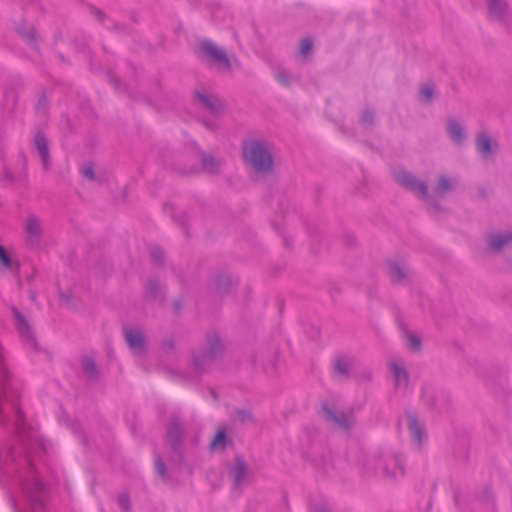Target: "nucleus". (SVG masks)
Wrapping results in <instances>:
<instances>
[{
    "label": "nucleus",
    "instance_id": "obj_8",
    "mask_svg": "<svg viewBox=\"0 0 512 512\" xmlns=\"http://www.w3.org/2000/svg\"><path fill=\"white\" fill-rule=\"evenodd\" d=\"M387 273L393 284L405 285L411 281V270L403 263L389 261L387 264Z\"/></svg>",
    "mask_w": 512,
    "mask_h": 512
},
{
    "label": "nucleus",
    "instance_id": "obj_38",
    "mask_svg": "<svg viewBox=\"0 0 512 512\" xmlns=\"http://www.w3.org/2000/svg\"><path fill=\"white\" fill-rule=\"evenodd\" d=\"M276 78L283 86H289L291 83L289 75L283 70L277 72Z\"/></svg>",
    "mask_w": 512,
    "mask_h": 512
},
{
    "label": "nucleus",
    "instance_id": "obj_37",
    "mask_svg": "<svg viewBox=\"0 0 512 512\" xmlns=\"http://www.w3.org/2000/svg\"><path fill=\"white\" fill-rule=\"evenodd\" d=\"M230 278L228 276H221L216 281V286L219 292H225L226 286L230 285Z\"/></svg>",
    "mask_w": 512,
    "mask_h": 512
},
{
    "label": "nucleus",
    "instance_id": "obj_2",
    "mask_svg": "<svg viewBox=\"0 0 512 512\" xmlns=\"http://www.w3.org/2000/svg\"><path fill=\"white\" fill-rule=\"evenodd\" d=\"M224 345L216 333L207 336L206 345L203 349L193 352L192 363L199 372L208 370L224 354Z\"/></svg>",
    "mask_w": 512,
    "mask_h": 512
},
{
    "label": "nucleus",
    "instance_id": "obj_28",
    "mask_svg": "<svg viewBox=\"0 0 512 512\" xmlns=\"http://www.w3.org/2000/svg\"><path fill=\"white\" fill-rule=\"evenodd\" d=\"M227 442H228V438H227V435H226L225 431L224 430H219L216 433V435H215V437H214V439H213V441L211 443V447L213 449L218 448V447L225 448Z\"/></svg>",
    "mask_w": 512,
    "mask_h": 512
},
{
    "label": "nucleus",
    "instance_id": "obj_25",
    "mask_svg": "<svg viewBox=\"0 0 512 512\" xmlns=\"http://www.w3.org/2000/svg\"><path fill=\"white\" fill-rule=\"evenodd\" d=\"M453 189L452 183L446 176H440L434 188L435 193L439 196L446 194Z\"/></svg>",
    "mask_w": 512,
    "mask_h": 512
},
{
    "label": "nucleus",
    "instance_id": "obj_34",
    "mask_svg": "<svg viewBox=\"0 0 512 512\" xmlns=\"http://www.w3.org/2000/svg\"><path fill=\"white\" fill-rule=\"evenodd\" d=\"M118 504L123 511L129 512L131 509V504H130V499H129L128 494H126V493L120 494L118 497Z\"/></svg>",
    "mask_w": 512,
    "mask_h": 512
},
{
    "label": "nucleus",
    "instance_id": "obj_36",
    "mask_svg": "<svg viewBox=\"0 0 512 512\" xmlns=\"http://www.w3.org/2000/svg\"><path fill=\"white\" fill-rule=\"evenodd\" d=\"M312 47L313 43L310 39H303L300 44V54L303 56L307 55L312 50Z\"/></svg>",
    "mask_w": 512,
    "mask_h": 512
},
{
    "label": "nucleus",
    "instance_id": "obj_42",
    "mask_svg": "<svg viewBox=\"0 0 512 512\" xmlns=\"http://www.w3.org/2000/svg\"><path fill=\"white\" fill-rule=\"evenodd\" d=\"M95 16L99 19V20H102L103 19V13L100 11V10H95Z\"/></svg>",
    "mask_w": 512,
    "mask_h": 512
},
{
    "label": "nucleus",
    "instance_id": "obj_44",
    "mask_svg": "<svg viewBox=\"0 0 512 512\" xmlns=\"http://www.w3.org/2000/svg\"><path fill=\"white\" fill-rule=\"evenodd\" d=\"M210 394H211V396L213 397L214 400H216V401L218 400V395H217V393H216V391L214 389L210 390Z\"/></svg>",
    "mask_w": 512,
    "mask_h": 512
},
{
    "label": "nucleus",
    "instance_id": "obj_7",
    "mask_svg": "<svg viewBox=\"0 0 512 512\" xmlns=\"http://www.w3.org/2000/svg\"><path fill=\"white\" fill-rule=\"evenodd\" d=\"M24 232L26 243L31 247L37 246L43 235L40 219L35 215H29L24 224Z\"/></svg>",
    "mask_w": 512,
    "mask_h": 512
},
{
    "label": "nucleus",
    "instance_id": "obj_48",
    "mask_svg": "<svg viewBox=\"0 0 512 512\" xmlns=\"http://www.w3.org/2000/svg\"><path fill=\"white\" fill-rule=\"evenodd\" d=\"M10 181H12V176L10 174H7L6 176Z\"/></svg>",
    "mask_w": 512,
    "mask_h": 512
},
{
    "label": "nucleus",
    "instance_id": "obj_26",
    "mask_svg": "<svg viewBox=\"0 0 512 512\" xmlns=\"http://www.w3.org/2000/svg\"><path fill=\"white\" fill-rule=\"evenodd\" d=\"M234 420L240 424H248L253 422V416L248 410L238 409L234 413Z\"/></svg>",
    "mask_w": 512,
    "mask_h": 512
},
{
    "label": "nucleus",
    "instance_id": "obj_33",
    "mask_svg": "<svg viewBox=\"0 0 512 512\" xmlns=\"http://www.w3.org/2000/svg\"><path fill=\"white\" fill-rule=\"evenodd\" d=\"M151 258H152L153 263H155L157 265H161L164 261L163 251L158 247L152 248L151 249Z\"/></svg>",
    "mask_w": 512,
    "mask_h": 512
},
{
    "label": "nucleus",
    "instance_id": "obj_17",
    "mask_svg": "<svg viewBox=\"0 0 512 512\" xmlns=\"http://www.w3.org/2000/svg\"><path fill=\"white\" fill-rule=\"evenodd\" d=\"M407 424L413 441L416 442L417 446L420 448L426 436L423 427L418 422L417 417L411 413L407 415Z\"/></svg>",
    "mask_w": 512,
    "mask_h": 512
},
{
    "label": "nucleus",
    "instance_id": "obj_27",
    "mask_svg": "<svg viewBox=\"0 0 512 512\" xmlns=\"http://www.w3.org/2000/svg\"><path fill=\"white\" fill-rule=\"evenodd\" d=\"M361 123L366 128L370 129L375 123V113L371 109H365L361 115Z\"/></svg>",
    "mask_w": 512,
    "mask_h": 512
},
{
    "label": "nucleus",
    "instance_id": "obj_32",
    "mask_svg": "<svg viewBox=\"0 0 512 512\" xmlns=\"http://www.w3.org/2000/svg\"><path fill=\"white\" fill-rule=\"evenodd\" d=\"M0 262L5 269H11L12 261L5 248L0 245Z\"/></svg>",
    "mask_w": 512,
    "mask_h": 512
},
{
    "label": "nucleus",
    "instance_id": "obj_5",
    "mask_svg": "<svg viewBox=\"0 0 512 512\" xmlns=\"http://www.w3.org/2000/svg\"><path fill=\"white\" fill-rule=\"evenodd\" d=\"M200 50L206 56L210 64L222 66L227 70L231 68V61L226 52L212 41L202 42L200 44Z\"/></svg>",
    "mask_w": 512,
    "mask_h": 512
},
{
    "label": "nucleus",
    "instance_id": "obj_1",
    "mask_svg": "<svg viewBox=\"0 0 512 512\" xmlns=\"http://www.w3.org/2000/svg\"><path fill=\"white\" fill-rule=\"evenodd\" d=\"M245 161L257 172L270 173L273 170V155L266 143L250 139L243 144Z\"/></svg>",
    "mask_w": 512,
    "mask_h": 512
},
{
    "label": "nucleus",
    "instance_id": "obj_9",
    "mask_svg": "<svg viewBox=\"0 0 512 512\" xmlns=\"http://www.w3.org/2000/svg\"><path fill=\"white\" fill-rule=\"evenodd\" d=\"M182 438L180 417L174 414L167 427V442L173 450L178 451L182 447Z\"/></svg>",
    "mask_w": 512,
    "mask_h": 512
},
{
    "label": "nucleus",
    "instance_id": "obj_46",
    "mask_svg": "<svg viewBox=\"0 0 512 512\" xmlns=\"http://www.w3.org/2000/svg\"><path fill=\"white\" fill-rule=\"evenodd\" d=\"M10 454H11L12 459H13V460H15L14 452H13V451H10Z\"/></svg>",
    "mask_w": 512,
    "mask_h": 512
},
{
    "label": "nucleus",
    "instance_id": "obj_23",
    "mask_svg": "<svg viewBox=\"0 0 512 512\" xmlns=\"http://www.w3.org/2000/svg\"><path fill=\"white\" fill-rule=\"evenodd\" d=\"M202 164L204 169L210 174H216L219 172L221 161L211 155L204 154L202 157Z\"/></svg>",
    "mask_w": 512,
    "mask_h": 512
},
{
    "label": "nucleus",
    "instance_id": "obj_22",
    "mask_svg": "<svg viewBox=\"0 0 512 512\" xmlns=\"http://www.w3.org/2000/svg\"><path fill=\"white\" fill-rule=\"evenodd\" d=\"M81 366L88 378L93 380L98 378L99 370L96 365V362L91 357H83L81 361Z\"/></svg>",
    "mask_w": 512,
    "mask_h": 512
},
{
    "label": "nucleus",
    "instance_id": "obj_11",
    "mask_svg": "<svg viewBox=\"0 0 512 512\" xmlns=\"http://www.w3.org/2000/svg\"><path fill=\"white\" fill-rule=\"evenodd\" d=\"M125 340L130 349L137 355L145 351V338L140 329H126L124 332Z\"/></svg>",
    "mask_w": 512,
    "mask_h": 512
},
{
    "label": "nucleus",
    "instance_id": "obj_41",
    "mask_svg": "<svg viewBox=\"0 0 512 512\" xmlns=\"http://www.w3.org/2000/svg\"><path fill=\"white\" fill-rule=\"evenodd\" d=\"M46 106H47V100H46V98H45V97H42V98L39 100L38 104H37V110H38V111H40V110L45 111Z\"/></svg>",
    "mask_w": 512,
    "mask_h": 512
},
{
    "label": "nucleus",
    "instance_id": "obj_30",
    "mask_svg": "<svg viewBox=\"0 0 512 512\" xmlns=\"http://www.w3.org/2000/svg\"><path fill=\"white\" fill-rule=\"evenodd\" d=\"M434 90L430 86H424L420 89L419 98L424 103H430L433 100Z\"/></svg>",
    "mask_w": 512,
    "mask_h": 512
},
{
    "label": "nucleus",
    "instance_id": "obj_40",
    "mask_svg": "<svg viewBox=\"0 0 512 512\" xmlns=\"http://www.w3.org/2000/svg\"><path fill=\"white\" fill-rule=\"evenodd\" d=\"M313 512H330L328 506L324 503L313 506Z\"/></svg>",
    "mask_w": 512,
    "mask_h": 512
},
{
    "label": "nucleus",
    "instance_id": "obj_35",
    "mask_svg": "<svg viewBox=\"0 0 512 512\" xmlns=\"http://www.w3.org/2000/svg\"><path fill=\"white\" fill-rule=\"evenodd\" d=\"M155 470H156L157 474L159 476H161L162 478L166 477V475H167L166 465H165L164 461L159 456H157L155 459Z\"/></svg>",
    "mask_w": 512,
    "mask_h": 512
},
{
    "label": "nucleus",
    "instance_id": "obj_39",
    "mask_svg": "<svg viewBox=\"0 0 512 512\" xmlns=\"http://www.w3.org/2000/svg\"><path fill=\"white\" fill-rule=\"evenodd\" d=\"M22 35L28 41V43L30 45H32V46L35 45V31L34 30H31L27 33H23Z\"/></svg>",
    "mask_w": 512,
    "mask_h": 512
},
{
    "label": "nucleus",
    "instance_id": "obj_29",
    "mask_svg": "<svg viewBox=\"0 0 512 512\" xmlns=\"http://www.w3.org/2000/svg\"><path fill=\"white\" fill-rule=\"evenodd\" d=\"M422 346L421 339L414 334L407 336V347L412 352H418L420 351Z\"/></svg>",
    "mask_w": 512,
    "mask_h": 512
},
{
    "label": "nucleus",
    "instance_id": "obj_18",
    "mask_svg": "<svg viewBox=\"0 0 512 512\" xmlns=\"http://www.w3.org/2000/svg\"><path fill=\"white\" fill-rule=\"evenodd\" d=\"M389 367L393 374L395 386L397 388L407 387L409 384L410 377L406 368L398 362H391L389 364Z\"/></svg>",
    "mask_w": 512,
    "mask_h": 512
},
{
    "label": "nucleus",
    "instance_id": "obj_6",
    "mask_svg": "<svg viewBox=\"0 0 512 512\" xmlns=\"http://www.w3.org/2000/svg\"><path fill=\"white\" fill-rule=\"evenodd\" d=\"M321 417L330 425L342 430H348L354 424L352 416H348L343 411L333 409L328 405L322 407Z\"/></svg>",
    "mask_w": 512,
    "mask_h": 512
},
{
    "label": "nucleus",
    "instance_id": "obj_10",
    "mask_svg": "<svg viewBox=\"0 0 512 512\" xmlns=\"http://www.w3.org/2000/svg\"><path fill=\"white\" fill-rule=\"evenodd\" d=\"M384 476L388 479L397 477V471L404 475L403 459L400 455H392L380 463Z\"/></svg>",
    "mask_w": 512,
    "mask_h": 512
},
{
    "label": "nucleus",
    "instance_id": "obj_31",
    "mask_svg": "<svg viewBox=\"0 0 512 512\" xmlns=\"http://www.w3.org/2000/svg\"><path fill=\"white\" fill-rule=\"evenodd\" d=\"M81 174L82 176L89 180V181H95L96 180V176H95V172H94V167H93V164L91 163H86L82 169H81Z\"/></svg>",
    "mask_w": 512,
    "mask_h": 512
},
{
    "label": "nucleus",
    "instance_id": "obj_14",
    "mask_svg": "<svg viewBox=\"0 0 512 512\" xmlns=\"http://www.w3.org/2000/svg\"><path fill=\"white\" fill-rule=\"evenodd\" d=\"M247 474V464L243 456L237 455L235 463L229 469V476L233 480V486L238 488L241 486L244 477Z\"/></svg>",
    "mask_w": 512,
    "mask_h": 512
},
{
    "label": "nucleus",
    "instance_id": "obj_43",
    "mask_svg": "<svg viewBox=\"0 0 512 512\" xmlns=\"http://www.w3.org/2000/svg\"><path fill=\"white\" fill-rule=\"evenodd\" d=\"M174 308H175V311H177V312L181 310V303H180V301H176L174 303Z\"/></svg>",
    "mask_w": 512,
    "mask_h": 512
},
{
    "label": "nucleus",
    "instance_id": "obj_13",
    "mask_svg": "<svg viewBox=\"0 0 512 512\" xmlns=\"http://www.w3.org/2000/svg\"><path fill=\"white\" fill-rule=\"evenodd\" d=\"M488 17L492 21L502 22L508 15V4L506 0H486Z\"/></svg>",
    "mask_w": 512,
    "mask_h": 512
},
{
    "label": "nucleus",
    "instance_id": "obj_19",
    "mask_svg": "<svg viewBox=\"0 0 512 512\" xmlns=\"http://www.w3.org/2000/svg\"><path fill=\"white\" fill-rule=\"evenodd\" d=\"M447 133L451 140L457 145H461L466 138V133L462 125L454 118L447 120Z\"/></svg>",
    "mask_w": 512,
    "mask_h": 512
},
{
    "label": "nucleus",
    "instance_id": "obj_4",
    "mask_svg": "<svg viewBox=\"0 0 512 512\" xmlns=\"http://www.w3.org/2000/svg\"><path fill=\"white\" fill-rule=\"evenodd\" d=\"M14 325L23 340L30 348H37L36 336L28 318L15 306L11 308Z\"/></svg>",
    "mask_w": 512,
    "mask_h": 512
},
{
    "label": "nucleus",
    "instance_id": "obj_45",
    "mask_svg": "<svg viewBox=\"0 0 512 512\" xmlns=\"http://www.w3.org/2000/svg\"><path fill=\"white\" fill-rule=\"evenodd\" d=\"M371 377H372V374L370 371H366L365 374H364V379L365 380H371Z\"/></svg>",
    "mask_w": 512,
    "mask_h": 512
},
{
    "label": "nucleus",
    "instance_id": "obj_15",
    "mask_svg": "<svg viewBox=\"0 0 512 512\" xmlns=\"http://www.w3.org/2000/svg\"><path fill=\"white\" fill-rule=\"evenodd\" d=\"M34 145L35 148L41 157L43 166L45 169H49L50 167V153H49V143L47 138L42 132H37L34 136Z\"/></svg>",
    "mask_w": 512,
    "mask_h": 512
},
{
    "label": "nucleus",
    "instance_id": "obj_24",
    "mask_svg": "<svg viewBox=\"0 0 512 512\" xmlns=\"http://www.w3.org/2000/svg\"><path fill=\"white\" fill-rule=\"evenodd\" d=\"M146 296L150 299H157L161 295V286L158 280L151 278L145 288Z\"/></svg>",
    "mask_w": 512,
    "mask_h": 512
},
{
    "label": "nucleus",
    "instance_id": "obj_16",
    "mask_svg": "<svg viewBox=\"0 0 512 512\" xmlns=\"http://www.w3.org/2000/svg\"><path fill=\"white\" fill-rule=\"evenodd\" d=\"M512 242V230L504 233H492L488 236V246L495 252H500Z\"/></svg>",
    "mask_w": 512,
    "mask_h": 512
},
{
    "label": "nucleus",
    "instance_id": "obj_12",
    "mask_svg": "<svg viewBox=\"0 0 512 512\" xmlns=\"http://www.w3.org/2000/svg\"><path fill=\"white\" fill-rule=\"evenodd\" d=\"M195 97L208 111L214 115L222 114L226 109L224 102L214 95L196 92Z\"/></svg>",
    "mask_w": 512,
    "mask_h": 512
},
{
    "label": "nucleus",
    "instance_id": "obj_47",
    "mask_svg": "<svg viewBox=\"0 0 512 512\" xmlns=\"http://www.w3.org/2000/svg\"><path fill=\"white\" fill-rule=\"evenodd\" d=\"M114 82H115V86L117 87V86H118V84H119V80L114 79Z\"/></svg>",
    "mask_w": 512,
    "mask_h": 512
},
{
    "label": "nucleus",
    "instance_id": "obj_20",
    "mask_svg": "<svg viewBox=\"0 0 512 512\" xmlns=\"http://www.w3.org/2000/svg\"><path fill=\"white\" fill-rule=\"evenodd\" d=\"M352 360L346 355H340L335 358L334 372L339 377L348 378L350 375Z\"/></svg>",
    "mask_w": 512,
    "mask_h": 512
},
{
    "label": "nucleus",
    "instance_id": "obj_3",
    "mask_svg": "<svg viewBox=\"0 0 512 512\" xmlns=\"http://www.w3.org/2000/svg\"><path fill=\"white\" fill-rule=\"evenodd\" d=\"M394 179L401 187L412 192L419 199L431 203L436 210L440 209V206L429 195L426 182L418 180L414 174L400 170L394 172Z\"/></svg>",
    "mask_w": 512,
    "mask_h": 512
},
{
    "label": "nucleus",
    "instance_id": "obj_21",
    "mask_svg": "<svg viewBox=\"0 0 512 512\" xmlns=\"http://www.w3.org/2000/svg\"><path fill=\"white\" fill-rule=\"evenodd\" d=\"M476 148L478 153L483 157H489L492 150V142L490 137L486 133H478L476 137Z\"/></svg>",
    "mask_w": 512,
    "mask_h": 512
}]
</instances>
